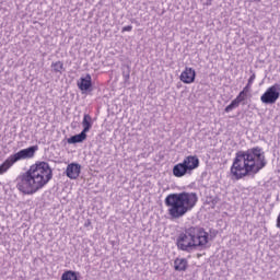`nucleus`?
I'll list each match as a JSON object with an SVG mask.
<instances>
[{
	"instance_id": "nucleus-2",
	"label": "nucleus",
	"mask_w": 280,
	"mask_h": 280,
	"mask_svg": "<svg viewBox=\"0 0 280 280\" xmlns=\"http://www.w3.org/2000/svg\"><path fill=\"white\" fill-rule=\"evenodd\" d=\"M54 178L51 166L47 162H37L18 177L16 189L24 196H34Z\"/></svg>"
},
{
	"instance_id": "nucleus-22",
	"label": "nucleus",
	"mask_w": 280,
	"mask_h": 280,
	"mask_svg": "<svg viewBox=\"0 0 280 280\" xmlns=\"http://www.w3.org/2000/svg\"><path fill=\"white\" fill-rule=\"evenodd\" d=\"M84 226H91V220H88V221L84 223Z\"/></svg>"
},
{
	"instance_id": "nucleus-17",
	"label": "nucleus",
	"mask_w": 280,
	"mask_h": 280,
	"mask_svg": "<svg viewBox=\"0 0 280 280\" xmlns=\"http://www.w3.org/2000/svg\"><path fill=\"white\" fill-rule=\"evenodd\" d=\"M51 69L54 73H62V71H65V63H62V61L52 62Z\"/></svg>"
},
{
	"instance_id": "nucleus-1",
	"label": "nucleus",
	"mask_w": 280,
	"mask_h": 280,
	"mask_svg": "<svg viewBox=\"0 0 280 280\" xmlns=\"http://www.w3.org/2000/svg\"><path fill=\"white\" fill-rule=\"evenodd\" d=\"M268 165L266 153L260 147H254L246 151H238L235 154L231 166V174L240 180L245 176H255Z\"/></svg>"
},
{
	"instance_id": "nucleus-23",
	"label": "nucleus",
	"mask_w": 280,
	"mask_h": 280,
	"mask_svg": "<svg viewBox=\"0 0 280 280\" xmlns=\"http://www.w3.org/2000/svg\"><path fill=\"white\" fill-rule=\"evenodd\" d=\"M253 1H256L257 3L261 2V0H253Z\"/></svg>"
},
{
	"instance_id": "nucleus-11",
	"label": "nucleus",
	"mask_w": 280,
	"mask_h": 280,
	"mask_svg": "<svg viewBox=\"0 0 280 280\" xmlns=\"http://www.w3.org/2000/svg\"><path fill=\"white\" fill-rule=\"evenodd\" d=\"M246 100V94L244 92H240L236 98H234L230 105L225 107V113H231V110H234V108H237L242 102Z\"/></svg>"
},
{
	"instance_id": "nucleus-10",
	"label": "nucleus",
	"mask_w": 280,
	"mask_h": 280,
	"mask_svg": "<svg viewBox=\"0 0 280 280\" xmlns=\"http://www.w3.org/2000/svg\"><path fill=\"white\" fill-rule=\"evenodd\" d=\"M187 174L191 175L183 162L173 166V176H175V178H183V176H187Z\"/></svg>"
},
{
	"instance_id": "nucleus-9",
	"label": "nucleus",
	"mask_w": 280,
	"mask_h": 280,
	"mask_svg": "<svg viewBox=\"0 0 280 280\" xmlns=\"http://www.w3.org/2000/svg\"><path fill=\"white\" fill-rule=\"evenodd\" d=\"M80 172H82V165L78 163H70L66 170V176L71 180H75L80 176Z\"/></svg>"
},
{
	"instance_id": "nucleus-14",
	"label": "nucleus",
	"mask_w": 280,
	"mask_h": 280,
	"mask_svg": "<svg viewBox=\"0 0 280 280\" xmlns=\"http://www.w3.org/2000/svg\"><path fill=\"white\" fill-rule=\"evenodd\" d=\"M187 259L185 258H177L174 261V269L177 270L178 272H185L187 270Z\"/></svg>"
},
{
	"instance_id": "nucleus-4",
	"label": "nucleus",
	"mask_w": 280,
	"mask_h": 280,
	"mask_svg": "<svg viewBox=\"0 0 280 280\" xmlns=\"http://www.w3.org/2000/svg\"><path fill=\"white\" fill-rule=\"evenodd\" d=\"M196 202H198V195L196 192H175L165 198L168 215L175 220L189 213L196 207Z\"/></svg>"
},
{
	"instance_id": "nucleus-15",
	"label": "nucleus",
	"mask_w": 280,
	"mask_h": 280,
	"mask_svg": "<svg viewBox=\"0 0 280 280\" xmlns=\"http://www.w3.org/2000/svg\"><path fill=\"white\" fill-rule=\"evenodd\" d=\"M83 141H86V133L84 131H81L68 139V143H82Z\"/></svg>"
},
{
	"instance_id": "nucleus-6",
	"label": "nucleus",
	"mask_w": 280,
	"mask_h": 280,
	"mask_svg": "<svg viewBox=\"0 0 280 280\" xmlns=\"http://www.w3.org/2000/svg\"><path fill=\"white\" fill-rule=\"evenodd\" d=\"M279 85H272L266 90V92L260 96V102L262 104H275L280 97V92L277 90Z\"/></svg>"
},
{
	"instance_id": "nucleus-3",
	"label": "nucleus",
	"mask_w": 280,
	"mask_h": 280,
	"mask_svg": "<svg viewBox=\"0 0 280 280\" xmlns=\"http://www.w3.org/2000/svg\"><path fill=\"white\" fill-rule=\"evenodd\" d=\"M209 244V233L202 228L190 226L177 235L176 246L184 253H194L198 248H205Z\"/></svg>"
},
{
	"instance_id": "nucleus-21",
	"label": "nucleus",
	"mask_w": 280,
	"mask_h": 280,
	"mask_svg": "<svg viewBox=\"0 0 280 280\" xmlns=\"http://www.w3.org/2000/svg\"><path fill=\"white\" fill-rule=\"evenodd\" d=\"M121 32H132V25L124 26Z\"/></svg>"
},
{
	"instance_id": "nucleus-19",
	"label": "nucleus",
	"mask_w": 280,
	"mask_h": 280,
	"mask_svg": "<svg viewBox=\"0 0 280 280\" xmlns=\"http://www.w3.org/2000/svg\"><path fill=\"white\" fill-rule=\"evenodd\" d=\"M252 84L247 83L246 86L241 91L242 93H245V95H248V92L250 91Z\"/></svg>"
},
{
	"instance_id": "nucleus-20",
	"label": "nucleus",
	"mask_w": 280,
	"mask_h": 280,
	"mask_svg": "<svg viewBox=\"0 0 280 280\" xmlns=\"http://www.w3.org/2000/svg\"><path fill=\"white\" fill-rule=\"evenodd\" d=\"M255 78H257V75L255 74V72H253L252 75L248 79L247 84H252L253 85V83L255 82Z\"/></svg>"
},
{
	"instance_id": "nucleus-18",
	"label": "nucleus",
	"mask_w": 280,
	"mask_h": 280,
	"mask_svg": "<svg viewBox=\"0 0 280 280\" xmlns=\"http://www.w3.org/2000/svg\"><path fill=\"white\" fill-rule=\"evenodd\" d=\"M122 78L125 82H128V80H130V67H127V69L122 71Z\"/></svg>"
},
{
	"instance_id": "nucleus-12",
	"label": "nucleus",
	"mask_w": 280,
	"mask_h": 280,
	"mask_svg": "<svg viewBox=\"0 0 280 280\" xmlns=\"http://www.w3.org/2000/svg\"><path fill=\"white\" fill-rule=\"evenodd\" d=\"M78 86L80 91H89L91 86H93L91 74H86L85 77H81L78 82Z\"/></svg>"
},
{
	"instance_id": "nucleus-13",
	"label": "nucleus",
	"mask_w": 280,
	"mask_h": 280,
	"mask_svg": "<svg viewBox=\"0 0 280 280\" xmlns=\"http://www.w3.org/2000/svg\"><path fill=\"white\" fill-rule=\"evenodd\" d=\"M82 127H83L82 132H85V135L91 130V128H93V118L91 117V115L84 114L83 120H82Z\"/></svg>"
},
{
	"instance_id": "nucleus-5",
	"label": "nucleus",
	"mask_w": 280,
	"mask_h": 280,
	"mask_svg": "<svg viewBox=\"0 0 280 280\" xmlns=\"http://www.w3.org/2000/svg\"><path fill=\"white\" fill-rule=\"evenodd\" d=\"M36 152H38V145H32L11 154L2 164H0V175L5 174V172H8V170L14 165V163H19V161L34 159Z\"/></svg>"
},
{
	"instance_id": "nucleus-7",
	"label": "nucleus",
	"mask_w": 280,
	"mask_h": 280,
	"mask_svg": "<svg viewBox=\"0 0 280 280\" xmlns=\"http://www.w3.org/2000/svg\"><path fill=\"white\" fill-rule=\"evenodd\" d=\"M182 163L190 174L194 173V170H198V167H200V159H198V155H188Z\"/></svg>"
},
{
	"instance_id": "nucleus-16",
	"label": "nucleus",
	"mask_w": 280,
	"mask_h": 280,
	"mask_svg": "<svg viewBox=\"0 0 280 280\" xmlns=\"http://www.w3.org/2000/svg\"><path fill=\"white\" fill-rule=\"evenodd\" d=\"M61 280H78V272L72 270L65 271L61 276Z\"/></svg>"
},
{
	"instance_id": "nucleus-8",
	"label": "nucleus",
	"mask_w": 280,
	"mask_h": 280,
	"mask_svg": "<svg viewBox=\"0 0 280 280\" xmlns=\"http://www.w3.org/2000/svg\"><path fill=\"white\" fill-rule=\"evenodd\" d=\"M180 82L184 84H194L196 82V70L190 67H186L179 75Z\"/></svg>"
}]
</instances>
